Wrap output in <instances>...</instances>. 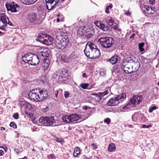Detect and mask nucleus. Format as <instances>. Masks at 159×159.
I'll use <instances>...</instances> for the list:
<instances>
[{
    "instance_id": "f257e3e1",
    "label": "nucleus",
    "mask_w": 159,
    "mask_h": 159,
    "mask_svg": "<svg viewBox=\"0 0 159 159\" xmlns=\"http://www.w3.org/2000/svg\"><path fill=\"white\" fill-rule=\"evenodd\" d=\"M28 96L30 99L33 102H42L48 97L47 91L44 89H36L30 91Z\"/></svg>"
},
{
    "instance_id": "f03ea898",
    "label": "nucleus",
    "mask_w": 159,
    "mask_h": 159,
    "mask_svg": "<svg viewBox=\"0 0 159 159\" xmlns=\"http://www.w3.org/2000/svg\"><path fill=\"white\" fill-rule=\"evenodd\" d=\"M55 36V43L59 49H63L68 45L69 39L67 37L61 36L58 32L56 33Z\"/></svg>"
},
{
    "instance_id": "7ed1b4c3",
    "label": "nucleus",
    "mask_w": 159,
    "mask_h": 159,
    "mask_svg": "<svg viewBox=\"0 0 159 159\" xmlns=\"http://www.w3.org/2000/svg\"><path fill=\"white\" fill-rule=\"evenodd\" d=\"M126 95L125 93H122L118 95L117 97L110 98L107 102V104L110 106H118L120 103L122 102L125 99Z\"/></svg>"
},
{
    "instance_id": "20e7f679",
    "label": "nucleus",
    "mask_w": 159,
    "mask_h": 159,
    "mask_svg": "<svg viewBox=\"0 0 159 159\" xmlns=\"http://www.w3.org/2000/svg\"><path fill=\"white\" fill-rule=\"evenodd\" d=\"M98 42L103 48L107 49L114 44V40L111 37H102L98 39Z\"/></svg>"
},
{
    "instance_id": "39448f33",
    "label": "nucleus",
    "mask_w": 159,
    "mask_h": 159,
    "mask_svg": "<svg viewBox=\"0 0 159 159\" xmlns=\"http://www.w3.org/2000/svg\"><path fill=\"white\" fill-rule=\"evenodd\" d=\"M36 40L47 45H51L53 41V38L49 35L42 33L39 34Z\"/></svg>"
},
{
    "instance_id": "423d86ee",
    "label": "nucleus",
    "mask_w": 159,
    "mask_h": 159,
    "mask_svg": "<svg viewBox=\"0 0 159 159\" xmlns=\"http://www.w3.org/2000/svg\"><path fill=\"white\" fill-rule=\"evenodd\" d=\"M143 100V97L141 95L134 96L130 100L128 103L125 106L122 107L123 109H127L132 107L135 105L139 104Z\"/></svg>"
},
{
    "instance_id": "0eeeda50",
    "label": "nucleus",
    "mask_w": 159,
    "mask_h": 159,
    "mask_svg": "<svg viewBox=\"0 0 159 159\" xmlns=\"http://www.w3.org/2000/svg\"><path fill=\"white\" fill-rule=\"evenodd\" d=\"M39 122L45 126L56 125V120L53 116L41 117L39 119Z\"/></svg>"
},
{
    "instance_id": "6e6552de",
    "label": "nucleus",
    "mask_w": 159,
    "mask_h": 159,
    "mask_svg": "<svg viewBox=\"0 0 159 159\" xmlns=\"http://www.w3.org/2000/svg\"><path fill=\"white\" fill-rule=\"evenodd\" d=\"M80 117L76 114H72L70 115H65L62 117V121L67 123H69L79 120Z\"/></svg>"
},
{
    "instance_id": "1a4fd4ad",
    "label": "nucleus",
    "mask_w": 159,
    "mask_h": 159,
    "mask_svg": "<svg viewBox=\"0 0 159 159\" xmlns=\"http://www.w3.org/2000/svg\"><path fill=\"white\" fill-rule=\"evenodd\" d=\"M6 7L7 11H11L12 12H17L20 9L19 5L14 2L7 3Z\"/></svg>"
},
{
    "instance_id": "9d476101",
    "label": "nucleus",
    "mask_w": 159,
    "mask_h": 159,
    "mask_svg": "<svg viewBox=\"0 0 159 159\" xmlns=\"http://www.w3.org/2000/svg\"><path fill=\"white\" fill-rule=\"evenodd\" d=\"M91 48L92 59H94L98 57L100 55V50L97 48L96 46L93 43L92 45H90Z\"/></svg>"
},
{
    "instance_id": "9b49d317",
    "label": "nucleus",
    "mask_w": 159,
    "mask_h": 159,
    "mask_svg": "<svg viewBox=\"0 0 159 159\" xmlns=\"http://www.w3.org/2000/svg\"><path fill=\"white\" fill-rule=\"evenodd\" d=\"M46 6L48 10H50L53 9L58 3L59 0H45Z\"/></svg>"
},
{
    "instance_id": "f8f14e48",
    "label": "nucleus",
    "mask_w": 159,
    "mask_h": 159,
    "mask_svg": "<svg viewBox=\"0 0 159 159\" xmlns=\"http://www.w3.org/2000/svg\"><path fill=\"white\" fill-rule=\"evenodd\" d=\"M92 45V43L90 42H89L86 43L85 48L84 50V53L86 56L88 57H89L90 58H91V51L90 47V45Z\"/></svg>"
},
{
    "instance_id": "ddd939ff",
    "label": "nucleus",
    "mask_w": 159,
    "mask_h": 159,
    "mask_svg": "<svg viewBox=\"0 0 159 159\" xmlns=\"http://www.w3.org/2000/svg\"><path fill=\"white\" fill-rule=\"evenodd\" d=\"M33 54L29 53L25 55L24 56L22 57V60L21 61V63L24 64L25 63H27L30 64Z\"/></svg>"
},
{
    "instance_id": "4468645a",
    "label": "nucleus",
    "mask_w": 159,
    "mask_h": 159,
    "mask_svg": "<svg viewBox=\"0 0 159 159\" xmlns=\"http://www.w3.org/2000/svg\"><path fill=\"white\" fill-rule=\"evenodd\" d=\"M128 63L126 62V60H124L122 64L121 65V68L123 70L124 72L127 74H130L132 73V72L130 69L131 67H126V66L127 65Z\"/></svg>"
},
{
    "instance_id": "2eb2a0df",
    "label": "nucleus",
    "mask_w": 159,
    "mask_h": 159,
    "mask_svg": "<svg viewBox=\"0 0 159 159\" xmlns=\"http://www.w3.org/2000/svg\"><path fill=\"white\" fill-rule=\"evenodd\" d=\"M61 76L60 80L62 81H65L68 79L69 77V73L67 70L65 69H62L60 72Z\"/></svg>"
},
{
    "instance_id": "dca6fc26",
    "label": "nucleus",
    "mask_w": 159,
    "mask_h": 159,
    "mask_svg": "<svg viewBox=\"0 0 159 159\" xmlns=\"http://www.w3.org/2000/svg\"><path fill=\"white\" fill-rule=\"evenodd\" d=\"M30 64L33 66H36L39 64V58L38 56L36 54H33Z\"/></svg>"
},
{
    "instance_id": "f3484780",
    "label": "nucleus",
    "mask_w": 159,
    "mask_h": 159,
    "mask_svg": "<svg viewBox=\"0 0 159 159\" xmlns=\"http://www.w3.org/2000/svg\"><path fill=\"white\" fill-rule=\"evenodd\" d=\"M28 19L30 22H34L38 20V17L36 13L34 12H31L29 14Z\"/></svg>"
},
{
    "instance_id": "a211bd4d",
    "label": "nucleus",
    "mask_w": 159,
    "mask_h": 159,
    "mask_svg": "<svg viewBox=\"0 0 159 159\" xmlns=\"http://www.w3.org/2000/svg\"><path fill=\"white\" fill-rule=\"evenodd\" d=\"M50 51L47 49H43L40 52H39L38 53L39 55L43 57H48L49 55Z\"/></svg>"
},
{
    "instance_id": "6ab92c4d",
    "label": "nucleus",
    "mask_w": 159,
    "mask_h": 159,
    "mask_svg": "<svg viewBox=\"0 0 159 159\" xmlns=\"http://www.w3.org/2000/svg\"><path fill=\"white\" fill-rule=\"evenodd\" d=\"M116 149V145L114 143H111L109 144L108 148V151L109 152H113Z\"/></svg>"
},
{
    "instance_id": "aec40b11",
    "label": "nucleus",
    "mask_w": 159,
    "mask_h": 159,
    "mask_svg": "<svg viewBox=\"0 0 159 159\" xmlns=\"http://www.w3.org/2000/svg\"><path fill=\"white\" fill-rule=\"evenodd\" d=\"M53 78L55 79L57 81H63L62 80H60L61 76L60 73L57 72L54 73L53 75Z\"/></svg>"
},
{
    "instance_id": "412c9836",
    "label": "nucleus",
    "mask_w": 159,
    "mask_h": 159,
    "mask_svg": "<svg viewBox=\"0 0 159 159\" xmlns=\"http://www.w3.org/2000/svg\"><path fill=\"white\" fill-rule=\"evenodd\" d=\"M84 29L87 33H91L92 31L95 32L94 29L92 26H88L87 27H84Z\"/></svg>"
},
{
    "instance_id": "4be33fe9",
    "label": "nucleus",
    "mask_w": 159,
    "mask_h": 159,
    "mask_svg": "<svg viewBox=\"0 0 159 159\" xmlns=\"http://www.w3.org/2000/svg\"><path fill=\"white\" fill-rule=\"evenodd\" d=\"M37 0H21L24 4L26 5L32 4L35 2Z\"/></svg>"
},
{
    "instance_id": "5701e85b",
    "label": "nucleus",
    "mask_w": 159,
    "mask_h": 159,
    "mask_svg": "<svg viewBox=\"0 0 159 159\" xmlns=\"http://www.w3.org/2000/svg\"><path fill=\"white\" fill-rule=\"evenodd\" d=\"M99 25H98V26L103 31H107L109 30V27L107 26H106L105 25L103 24H101L99 23Z\"/></svg>"
},
{
    "instance_id": "b1692460",
    "label": "nucleus",
    "mask_w": 159,
    "mask_h": 159,
    "mask_svg": "<svg viewBox=\"0 0 159 159\" xmlns=\"http://www.w3.org/2000/svg\"><path fill=\"white\" fill-rule=\"evenodd\" d=\"M140 115L137 113H135L132 116V120L134 121H136L139 120L140 118Z\"/></svg>"
},
{
    "instance_id": "393cba45",
    "label": "nucleus",
    "mask_w": 159,
    "mask_h": 159,
    "mask_svg": "<svg viewBox=\"0 0 159 159\" xmlns=\"http://www.w3.org/2000/svg\"><path fill=\"white\" fill-rule=\"evenodd\" d=\"M43 65V67L44 70L47 69L49 66V64L50 63L48 59H46L45 61H44Z\"/></svg>"
},
{
    "instance_id": "a878e982",
    "label": "nucleus",
    "mask_w": 159,
    "mask_h": 159,
    "mask_svg": "<svg viewBox=\"0 0 159 159\" xmlns=\"http://www.w3.org/2000/svg\"><path fill=\"white\" fill-rule=\"evenodd\" d=\"M80 149L79 147H77L75 148L73 153L74 156L75 157H78V156L80 154Z\"/></svg>"
},
{
    "instance_id": "bb28decb",
    "label": "nucleus",
    "mask_w": 159,
    "mask_h": 159,
    "mask_svg": "<svg viewBox=\"0 0 159 159\" xmlns=\"http://www.w3.org/2000/svg\"><path fill=\"white\" fill-rule=\"evenodd\" d=\"M117 56H114L112 57L111 58L108 60L113 65L115 64L117 61Z\"/></svg>"
},
{
    "instance_id": "cd10ccee",
    "label": "nucleus",
    "mask_w": 159,
    "mask_h": 159,
    "mask_svg": "<svg viewBox=\"0 0 159 159\" xmlns=\"http://www.w3.org/2000/svg\"><path fill=\"white\" fill-rule=\"evenodd\" d=\"M98 93L100 95L99 97V99H102L103 96L107 95L109 93V92L108 90H107L103 92Z\"/></svg>"
},
{
    "instance_id": "c85d7f7f",
    "label": "nucleus",
    "mask_w": 159,
    "mask_h": 159,
    "mask_svg": "<svg viewBox=\"0 0 159 159\" xmlns=\"http://www.w3.org/2000/svg\"><path fill=\"white\" fill-rule=\"evenodd\" d=\"M114 21H115L111 17H108L106 19V22L109 25L112 24Z\"/></svg>"
},
{
    "instance_id": "c756f323",
    "label": "nucleus",
    "mask_w": 159,
    "mask_h": 159,
    "mask_svg": "<svg viewBox=\"0 0 159 159\" xmlns=\"http://www.w3.org/2000/svg\"><path fill=\"white\" fill-rule=\"evenodd\" d=\"M27 102L25 101H21L20 102V105L22 109H25L26 107Z\"/></svg>"
},
{
    "instance_id": "7c9ffc66",
    "label": "nucleus",
    "mask_w": 159,
    "mask_h": 159,
    "mask_svg": "<svg viewBox=\"0 0 159 159\" xmlns=\"http://www.w3.org/2000/svg\"><path fill=\"white\" fill-rule=\"evenodd\" d=\"M114 21L112 24L110 26L112 28H114L115 30H117L118 31H120L121 30L117 26V24Z\"/></svg>"
},
{
    "instance_id": "2f4dec72",
    "label": "nucleus",
    "mask_w": 159,
    "mask_h": 159,
    "mask_svg": "<svg viewBox=\"0 0 159 159\" xmlns=\"http://www.w3.org/2000/svg\"><path fill=\"white\" fill-rule=\"evenodd\" d=\"M59 58L60 60L62 61L66 62L67 61V59L66 57L62 55H60L59 57Z\"/></svg>"
},
{
    "instance_id": "473e14b6",
    "label": "nucleus",
    "mask_w": 159,
    "mask_h": 159,
    "mask_svg": "<svg viewBox=\"0 0 159 159\" xmlns=\"http://www.w3.org/2000/svg\"><path fill=\"white\" fill-rule=\"evenodd\" d=\"M95 32L93 31L91 32V33H88L86 34L85 35V36L87 39L91 38L94 35Z\"/></svg>"
},
{
    "instance_id": "72a5a7b5",
    "label": "nucleus",
    "mask_w": 159,
    "mask_h": 159,
    "mask_svg": "<svg viewBox=\"0 0 159 159\" xmlns=\"http://www.w3.org/2000/svg\"><path fill=\"white\" fill-rule=\"evenodd\" d=\"M148 7V6L145 5L141 6V8L143 12L145 14H146V12H147V8Z\"/></svg>"
},
{
    "instance_id": "f704fd0d",
    "label": "nucleus",
    "mask_w": 159,
    "mask_h": 159,
    "mask_svg": "<svg viewBox=\"0 0 159 159\" xmlns=\"http://www.w3.org/2000/svg\"><path fill=\"white\" fill-rule=\"evenodd\" d=\"M144 44L143 43H139V48L141 52H143L144 50V49L143 48Z\"/></svg>"
},
{
    "instance_id": "c9c22d12",
    "label": "nucleus",
    "mask_w": 159,
    "mask_h": 159,
    "mask_svg": "<svg viewBox=\"0 0 159 159\" xmlns=\"http://www.w3.org/2000/svg\"><path fill=\"white\" fill-rule=\"evenodd\" d=\"M152 7H148L147 8V10L146 14H152L153 13V11H152Z\"/></svg>"
},
{
    "instance_id": "e433bc0d",
    "label": "nucleus",
    "mask_w": 159,
    "mask_h": 159,
    "mask_svg": "<svg viewBox=\"0 0 159 159\" xmlns=\"http://www.w3.org/2000/svg\"><path fill=\"white\" fill-rule=\"evenodd\" d=\"M88 86L89 84L87 83L82 84L80 85V87L84 89H87Z\"/></svg>"
},
{
    "instance_id": "4c0bfd02",
    "label": "nucleus",
    "mask_w": 159,
    "mask_h": 159,
    "mask_svg": "<svg viewBox=\"0 0 159 159\" xmlns=\"http://www.w3.org/2000/svg\"><path fill=\"white\" fill-rule=\"evenodd\" d=\"M112 5L111 4H110L109 5L107 6L106 8V10H105V12L106 13H109V8H111L112 7Z\"/></svg>"
},
{
    "instance_id": "58836bf2",
    "label": "nucleus",
    "mask_w": 159,
    "mask_h": 159,
    "mask_svg": "<svg viewBox=\"0 0 159 159\" xmlns=\"http://www.w3.org/2000/svg\"><path fill=\"white\" fill-rule=\"evenodd\" d=\"M53 139L57 142L60 143L61 144L62 143V140L61 139L59 138H58L57 137H54Z\"/></svg>"
},
{
    "instance_id": "ea45409f",
    "label": "nucleus",
    "mask_w": 159,
    "mask_h": 159,
    "mask_svg": "<svg viewBox=\"0 0 159 159\" xmlns=\"http://www.w3.org/2000/svg\"><path fill=\"white\" fill-rule=\"evenodd\" d=\"M106 73V71L103 69H101L99 71V74L100 75L103 76Z\"/></svg>"
},
{
    "instance_id": "a19ab883",
    "label": "nucleus",
    "mask_w": 159,
    "mask_h": 159,
    "mask_svg": "<svg viewBox=\"0 0 159 159\" xmlns=\"http://www.w3.org/2000/svg\"><path fill=\"white\" fill-rule=\"evenodd\" d=\"M157 109V107L156 106H154L150 107L149 109V112L150 113L152 112L153 110Z\"/></svg>"
},
{
    "instance_id": "79ce46f5",
    "label": "nucleus",
    "mask_w": 159,
    "mask_h": 159,
    "mask_svg": "<svg viewBox=\"0 0 159 159\" xmlns=\"http://www.w3.org/2000/svg\"><path fill=\"white\" fill-rule=\"evenodd\" d=\"M10 127L14 129H15L17 127V126L16 124L15 123L13 122H12L11 123L10 125Z\"/></svg>"
},
{
    "instance_id": "37998d69",
    "label": "nucleus",
    "mask_w": 159,
    "mask_h": 159,
    "mask_svg": "<svg viewBox=\"0 0 159 159\" xmlns=\"http://www.w3.org/2000/svg\"><path fill=\"white\" fill-rule=\"evenodd\" d=\"M76 57V56L75 55L74 52H72L69 56V58L70 59H75Z\"/></svg>"
},
{
    "instance_id": "c03bdc74",
    "label": "nucleus",
    "mask_w": 159,
    "mask_h": 159,
    "mask_svg": "<svg viewBox=\"0 0 159 159\" xmlns=\"http://www.w3.org/2000/svg\"><path fill=\"white\" fill-rule=\"evenodd\" d=\"M32 107L31 104L30 103L27 102L26 108L30 110L31 109Z\"/></svg>"
},
{
    "instance_id": "a18cd8bd",
    "label": "nucleus",
    "mask_w": 159,
    "mask_h": 159,
    "mask_svg": "<svg viewBox=\"0 0 159 159\" xmlns=\"http://www.w3.org/2000/svg\"><path fill=\"white\" fill-rule=\"evenodd\" d=\"M126 62L128 63L127 65V66H126V67H132V69H133V68L134 67V66H131L130 65V63L131 62H133V61L132 60H131L130 61H127L126 60Z\"/></svg>"
},
{
    "instance_id": "49530a36",
    "label": "nucleus",
    "mask_w": 159,
    "mask_h": 159,
    "mask_svg": "<svg viewBox=\"0 0 159 159\" xmlns=\"http://www.w3.org/2000/svg\"><path fill=\"white\" fill-rule=\"evenodd\" d=\"M136 64L137 66H138L136 67H135L134 70L132 71H133V72H132V73H134L136 71H137L139 68L140 65L139 63H136Z\"/></svg>"
},
{
    "instance_id": "de8ad7c7",
    "label": "nucleus",
    "mask_w": 159,
    "mask_h": 159,
    "mask_svg": "<svg viewBox=\"0 0 159 159\" xmlns=\"http://www.w3.org/2000/svg\"><path fill=\"white\" fill-rule=\"evenodd\" d=\"M110 121L111 120L109 118H107L104 120V123H106L107 125L110 124Z\"/></svg>"
},
{
    "instance_id": "09e8293b",
    "label": "nucleus",
    "mask_w": 159,
    "mask_h": 159,
    "mask_svg": "<svg viewBox=\"0 0 159 159\" xmlns=\"http://www.w3.org/2000/svg\"><path fill=\"white\" fill-rule=\"evenodd\" d=\"M18 116H19V115H18V113H14L13 116V117L15 119H18V118H19Z\"/></svg>"
},
{
    "instance_id": "8fccbe9b",
    "label": "nucleus",
    "mask_w": 159,
    "mask_h": 159,
    "mask_svg": "<svg viewBox=\"0 0 159 159\" xmlns=\"http://www.w3.org/2000/svg\"><path fill=\"white\" fill-rule=\"evenodd\" d=\"M64 93V97L66 98H67L69 97V95H70V93L68 91H66Z\"/></svg>"
},
{
    "instance_id": "3c124183",
    "label": "nucleus",
    "mask_w": 159,
    "mask_h": 159,
    "mask_svg": "<svg viewBox=\"0 0 159 159\" xmlns=\"http://www.w3.org/2000/svg\"><path fill=\"white\" fill-rule=\"evenodd\" d=\"M152 126L151 125H141V127L143 128H149L151 127Z\"/></svg>"
},
{
    "instance_id": "603ef678",
    "label": "nucleus",
    "mask_w": 159,
    "mask_h": 159,
    "mask_svg": "<svg viewBox=\"0 0 159 159\" xmlns=\"http://www.w3.org/2000/svg\"><path fill=\"white\" fill-rule=\"evenodd\" d=\"M54 157V154H50L48 156V159H52Z\"/></svg>"
},
{
    "instance_id": "864d4df0",
    "label": "nucleus",
    "mask_w": 159,
    "mask_h": 159,
    "mask_svg": "<svg viewBox=\"0 0 159 159\" xmlns=\"http://www.w3.org/2000/svg\"><path fill=\"white\" fill-rule=\"evenodd\" d=\"M42 111L45 113H47V112L48 111V107H46L45 108L42 109Z\"/></svg>"
},
{
    "instance_id": "5fc2aeb1",
    "label": "nucleus",
    "mask_w": 159,
    "mask_h": 159,
    "mask_svg": "<svg viewBox=\"0 0 159 159\" xmlns=\"http://www.w3.org/2000/svg\"><path fill=\"white\" fill-rule=\"evenodd\" d=\"M131 14V12L129 11H127L125 13V14L127 16H129Z\"/></svg>"
},
{
    "instance_id": "6e6d98bb",
    "label": "nucleus",
    "mask_w": 159,
    "mask_h": 159,
    "mask_svg": "<svg viewBox=\"0 0 159 159\" xmlns=\"http://www.w3.org/2000/svg\"><path fill=\"white\" fill-rule=\"evenodd\" d=\"M4 154V151L0 149V156H2Z\"/></svg>"
},
{
    "instance_id": "4d7b16f0",
    "label": "nucleus",
    "mask_w": 159,
    "mask_h": 159,
    "mask_svg": "<svg viewBox=\"0 0 159 159\" xmlns=\"http://www.w3.org/2000/svg\"><path fill=\"white\" fill-rule=\"evenodd\" d=\"M0 148H2L4 149L6 152L7 151V148L6 147H3V146H0Z\"/></svg>"
},
{
    "instance_id": "13d9d810",
    "label": "nucleus",
    "mask_w": 159,
    "mask_h": 159,
    "mask_svg": "<svg viewBox=\"0 0 159 159\" xmlns=\"http://www.w3.org/2000/svg\"><path fill=\"white\" fill-rule=\"evenodd\" d=\"M92 145L93 146V148L95 149H96L97 148H98L97 146H96V145L95 144H92Z\"/></svg>"
},
{
    "instance_id": "bf43d9fd",
    "label": "nucleus",
    "mask_w": 159,
    "mask_h": 159,
    "mask_svg": "<svg viewBox=\"0 0 159 159\" xmlns=\"http://www.w3.org/2000/svg\"><path fill=\"white\" fill-rule=\"evenodd\" d=\"M8 20V23L7 22V24L9 25L10 26H13V25H12V23L9 20Z\"/></svg>"
},
{
    "instance_id": "052dcab7",
    "label": "nucleus",
    "mask_w": 159,
    "mask_h": 159,
    "mask_svg": "<svg viewBox=\"0 0 159 159\" xmlns=\"http://www.w3.org/2000/svg\"><path fill=\"white\" fill-rule=\"evenodd\" d=\"M83 108L85 110H87L88 109V107L87 106H84L83 107Z\"/></svg>"
},
{
    "instance_id": "680f3d73",
    "label": "nucleus",
    "mask_w": 159,
    "mask_h": 159,
    "mask_svg": "<svg viewBox=\"0 0 159 159\" xmlns=\"http://www.w3.org/2000/svg\"><path fill=\"white\" fill-rule=\"evenodd\" d=\"M135 36V34H131V36L130 37V39H133V38H134V37Z\"/></svg>"
},
{
    "instance_id": "e2e57ef3",
    "label": "nucleus",
    "mask_w": 159,
    "mask_h": 159,
    "mask_svg": "<svg viewBox=\"0 0 159 159\" xmlns=\"http://www.w3.org/2000/svg\"><path fill=\"white\" fill-rule=\"evenodd\" d=\"M100 94H99V93H98V95L96 97L97 98L98 100H101L102 99H99L100 98H99V97L100 96Z\"/></svg>"
},
{
    "instance_id": "0e129e2a",
    "label": "nucleus",
    "mask_w": 159,
    "mask_h": 159,
    "mask_svg": "<svg viewBox=\"0 0 159 159\" xmlns=\"http://www.w3.org/2000/svg\"><path fill=\"white\" fill-rule=\"evenodd\" d=\"M83 159H90L89 158H87L85 155H84L83 156Z\"/></svg>"
},
{
    "instance_id": "69168bd1",
    "label": "nucleus",
    "mask_w": 159,
    "mask_h": 159,
    "mask_svg": "<svg viewBox=\"0 0 159 159\" xmlns=\"http://www.w3.org/2000/svg\"><path fill=\"white\" fill-rule=\"evenodd\" d=\"M98 93H91V95H92L95 96L96 97L98 95Z\"/></svg>"
},
{
    "instance_id": "338daca9",
    "label": "nucleus",
    "mask_w": 159,
    "mask_h": 159,
    "mask_svg": "<svg viewBox=\"0 0 159 159\" xmlns=\"http://www.w3.org/2000/svg\"><path fill=\"white\" fill-rule=\"evenodd\" d=\"M3 25H2L3 26H4L5 28H6V26L7 25V23L5 24H3Z\"/></svg>"
},
{
    "instance_id": "774afa93",
    "label": "nucleus",
    "mask_w": 159,
    "mask_h": 159,
    "mask_svg": "<svg viewBox=\"0 0 159 159\" xmlns=\"http://www.w3.org/2000/svg\"><path fill=\"white\" fill-rule=\"evenodd\" d=\"M5 33V32H3L0 31V35H4Z\"/></svg>"
}]
</instances>
